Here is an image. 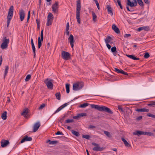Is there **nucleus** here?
Returning <instances> with one entry per match:
<instances>
[{
	"mask_svg": "<svg viewBox=\"0 0 155 155\" xmlns=\"http://www.w3.org/2000/svg\"><path fill=\"white\" fill-rule=\"evenodd\" d=\"M92 144L94 146V147L93 148V150L94 151H102L104 150V148L102 147H100L99 144L94 142H92Z\"/></svg>",
	"mask_w": 155,
	"mask_h": 155,
	"instance_id": "6",
	"label": "nucleus"
},
{
	"mask_svg": "<svg viewBox=\"0 0 155 155\" xmlns=\"http://www.w3.org/2000/svg\"><path fill=\"white\" fill-rule=\"evenodd\" d=\"M53 15L50 12H49L48 13V15L47 17V19H48V20H53Z\"/></svg>",
	"mask_w": 155,
	"mask_h": 155,
	"instance_id": "25",
	"label": "nucleus"
},
{
	"mask_svg": "<svg viewBox=\"0 0 155 155\" xmlns=\"http://www.w3.org/2000/svg\"><path fill=\"white\" fill-rule=\"evenodd\" d=\"M76 5V18L77 22L79 24L81 23V19L80 17V11L81 9V1L78 0Z\"/></svg>",
	"mask_w": 155,
	"mask_h": 155,
	"instance_id": "2",
	"label": "nucleus"
},
{
	"mask_svg": "<svg viewBox=\"0 0 155 155\" xmlns=\"http://www.w3.org/2000/svg\"><path fill=\"white\" fill-rule=\"evenodd\" d=\"M118 108L119 110H121V111H123V110L121 106L118 105Z\"/></svg>",
	"mask_w": 155,
	"mask_h": 155,
	"instance_id": "56",
	"label": "nucleus"
},
{
	"mask_svg": "<svg viewBox=\"0 0 155 155\" xmlns=\"http://www.w3.org/2000/svg\"><path fill=\"white\" fill-rule=\"evenodd\" d=\"M114 71L118 73H120L122 69H119L118 68H114Z\"/></svg>",
	"mask_w": 155,
	"mask_h": 155,
	"instance_id": "46",
	"label": "nucleus"
},
{
	"mask_svg": "<svg viewBox=\"0 0 155 155\" xmlns=\"http://www.w3.org/2000/svg\"><path fill=\"white\" fill-rule=\"evenodd\" d=\"M32 139L31 137H28L27 135H25L24 138L21 141V143H23L25 141H31Z\"/></svg>",
	"mask_w": 155,
	"mask_h": 155,
	"instance_id": "15",
	"label": "nucleus"
},
{
	"mask_svg": "<svg viewBox=\"0 0 155 155\" xmlns=\"http://www.w3.org/2000/svg\"><path fill=\"white\" fill-rule=\"evenodd\" d=\"M95 3H96V5L97 7V8L98 9H100L99 5L98 3V1L97 0H96L95 1Z\"/></svg>",
	"mask_w": 155,
	"mask_h": 155,
	"instance_id": "51",
	"label": "nucleus"
},
{
	"mask_svg": "<svg viewBox=\"0 0 155 155\" xmlns=\"http://www.w3.org/2000/svg\"><path fill=\"white\" fill-rule=\"evenodd\" d=\"M47 142L48 143L49 142V144H54L58 143L57 141H51L50 140H48Z\"/></svg>",
	"mask_w": 155,
	"mask_h": 155,
	"instance_id": "33",
	"label": "nucleus"
},
{
	"mask_svg": "<svg viewBox=\"0 0 155 155\" xmlns=\"http://www.w3.org/2000/svg\"><path fill=\"white\" fill-rule=\"evenodd\" d=\"M147 116L148 117H151L153 118H155V115H153L151 113H148L147 114Z\"/></svg>",
	"mask_w": 155,
	"mask_h": 155,
	"instance_id": "45",
	"label": "nucleus"
},
{
	"mask_svg": "<svg viewBox=\"0 0 155 155\" xmlns=\"http://www.w3.org/2000/svg\"><path fill=\"white\" fill-rule=\"evenodd\" d=\"M150 54L148 52L145 53V54L144 56V57L145 58H147L150 57Z\"/></svg>",
	"mask_w": 155,
	"mask_h": 155,
	"instance_id": "42",
	"label": "nucleus"
},
{
	"mask_svg": "<svg viewBox=\"0 0 155 155\" xmlns=\"http://www.w3.org/2000/svg\"><path fill=\"white\" fill-rule=\"evenodd\" d=\"M20 18L21 21H22L24 19L25 16V12L24 10L21 9L19 11Z\"/></svg>",
	"mask_w": 155,
	"mask_h": 155,
	"instance_id": "12",
	"label": "nucleus"
},
{
	"mask_svg": "<svg viewBox=\"0 0 155 155\" xmlns=\"http://www.w3.org/2000/svg\"><path fill=\"white\" fill-rule=\"evenodd\" d=\"M120 73L122 74L125 75H128V74L127 72H125L124 71H123L122 70H121V71Z\"/></svg>",
	"mask_w": 155,
	"mask_h": 155,
	"instance_id": "49",
	"label": "nucleus"
},
{
	"mask_svg": "<svg viewBox=\"0 0 155 155\" xmlns=\"http://www.w3.org/2000/svg\"><path fill=\"white\" fill-rule=\"evenodd\" d=\"M11 20L7 19V27H8V26H9L10 23V22Z\"/></svg>",
	"mask_w": 155,
	"mask_h": 155,
	"instance_id": "62",
	"label": "nucleus"
},
{
	"mask_svg": "<svg viewBox=\"0 0 155 155\" xmlns=\"http://www.w3.org/2000/svg\"><path fill=\"white\" fill-rule=\"evenodd\" d=\"M126 56L128 58L133 59V57L134 56V55H126Z\"/></svg>",
	"mask_w": 155,
	"mask_h": 155,
	"instance_id": "50",
	"label": "nucleus"
},
{
	"mask_svg": "<svg viewBox=\"0 0 155 155\" xmlns=\"http://www.w3.org/2000/svg\"><path fill=\"white\" fill-rule=\"evenodd\" d=\"M87 114L85 113H82L78 114L77 116L73 117V118L76 119H78L81 117L86 116Z\"/></svg>",
	"mask_w": 155,
	"mask_h": 155,
	"instance_id": "17",
	"label": "nucleus"
},
{
	"mask_svg": "<svg viewBox=\"0 0 155 155\" xmlns=\"http://www.w3.org/2000/svg\"><path fill=\"white\" fill-rule=\"evenodd\" d=\"M135 4V3H134L133 2H131L130 0H127V6L126 8L127 11L130 12L133 11V10L130 9L128 6H130V7H135L137 6Z\"/></svg>",
	"mask_w": 155,
	"mask_h": 155,
	"instance_id": "9",
	"label": "nucleus"
},
{
	"mask_svg": "<svg viewBox=\"0 0 155 155\" xmlns=\"http://www.w3.org/2000/svg\"><path fill=\"white\" fill-rule=\"evenodd\" d=\"M148 105L149 106L155 107V101H152L150 103L148 104Z\"/></svg>",
	"mask_w": 155,
	"mask_h": 155,
	"instance_id": "39",
	"label": "nucleus"
},
{
	"mask_svg": "<svg viewBox=\"0 0 155 155\" xmlns=\"http://www.w3.org/2000/svg\"><path fill=\"white\" fill-rule=\"evenodd\" d=\"M8 66H6L5 67V69L4 72V79H5L6 76L8 71Z\"/></svg>",
	"mask_w": 155,
	"mask_h": 155,
	"instance_id": "30",
	"label": "nucleus"
},
{
	"mask_svg": "<svg viewBox=\"0 0 155 155\" xmlns=\"http://www.w3.org/2000/svg\"><path fill=\"white\" fill-rule=\"evenodd\" d=\"M92 14L93 17V21H95L96 20L97 16L95 13L93 11L92 12Z\"/></svg>",
	"mask_w": 155,
	"mask_h": 155,
	"instance_id": "31",
	"label": "nucleus"
},
{
	"mask_svg": "<svg viewBox=\"0 0 155 155\" xmlns=\"http://www.w3.org/2000/svg\"><path fill=\"white\" fill-rule=\"evenodd\" d=\"M41 40L40 39V37L38 38V47L39 48H40L41 45Z\"/></svg>",
	"mask_w": 155,
	"mask_h": 155,
	"instance_id": "32",
	"label": "nucleus"
},
{
	"mask_svg": "<svg viewBox=\"0 0 155 155\" xmlns=\"http://www.w3.org/2000/svg\"><path fill=\"white\" fill-rule=\"evenodd\" d=\"M143 28L142 27H139L137 29V31H140L143 30Z\"/></svg>",
	"mask_w": 155,
	"mask_h": 155,
	"instance_id": "64",
	"label": "nucleus"
},
{
	"mask_svg": "<svg viewBox=\"0 0 155 155\" xmlns=\"http://www.w3.org/2000/svg\"><path fill=\"white\" fill-rule=\"evenodd\" d=\"M111 51L112 52H115L116 51V48L115 46H114L111 48Z\"/></svg>",
	"mask_w": 155,
	"mask_h": 155,
	"instance_id": "47",
	"label": "nucleus"
},
{
	"mask_svg": "<svg viewBox=\"0 0 155 155\" xmlns=\"http://www.w3.org/2000/svg\"><path fill=\"white\" fill-rule=\"evenodd\" d=\"M31 78V75L30 74H28V75L25 79V81H28Z\"/></svg>",
	"mask_w": 155,
	"mask_h": 155,
	"instance_id": "40",
	"label": "nucleus"
},
{
	"mask_svg": "<svg viewBox=\"0 0 155 155\" xmlns=\"http://www.w3.org/2000/svg\"><path fill=\"white\" fill-rule=\"evenodd\" d=\"M52 20H48V19H47V21L46 23V25L47 26H49L50 25H51L52 23Z\"/></svg>",
	"mask_w": 155,
	"mask_h": 155,
	"instance_id": "35",
	"label": "nucleus"
},
{
	"mask_svg": "<svg viewBox=\"0 0 155 155\" xmlns=\"http://www.w3.org/2000/svg\"><path fill=\"white\" fill-rule=\"evenodd\" d=\"M89 104L87 103H85L84 104H81L80 106V107H82V108H84L85 107L89 105Z\"/></svg>",
	"mask_w": 155,
	"mask_h": 155,
	"instance_id": "38",
	"label": "nucleus"
},
{
	"mask_svg": "<svg viewBox=\"0 0 155 155\" xmlns=\"http://www.w3.org/2000/svg\"><path fill=\"white\" fill-rule=\"evenodd\" d=\"M133 134L134 135L139 136L140 135H142V131L139 130L137 131L134 132Z\"/></svg>",
	"mask_w": 155,
	"mask_h": 155,
	"instance_id": "29",
	"label": "nucleus"
},
{
	"mask_svg": "<svg viewBox=\"0 0 155 155\" xmlns=\"http://www.w3.org/2000/svg\"><path fill=\"white\" fill-rule=\"evenodd\" d=\"M142 118V117L141 116H140L138 117L137 118V120H141Z\"/></svg>",
	"mask_w": 155,
	"mask_h": 155,
	"instance_id": "61",
	"label": "nucleus"
},
{
	"mask_svg": "<svg viewBox=\"0 0 155 155\" xmlns=\"http://www.w3.org/2000/svg\"><path fill=\"white\" fill-rule=\"evenodd\" d=\"M29 110L28 108H25L23 110V112L21 113V115L24 116L25 118H27L28 116V113Z\"/></svg>",
	"mask_w": 155,
	"mask_h": 155,
	"instance_id": "16",
	"label": "nucleus"
},
{
	"mask_svg": "<svg viewBox=\"0 0 155 155\" xmlns=\"http://www.w3.org/2000/svg\"><path fill=\"white\" fill-rule=\"evenodd\" d=\"M41 41H42L43 40V34L41 33Z\"/></svg>",
	"mask_w": 155,
	"mask_h": 155,
	"instance_id": "63",
	"label": "nucleus"
},
{
	"mask_svg": "<svg viewBox=\"0 0 155 155\" xmlns=\"http://www.w3.org/2000/svg\"><path fill=\"white\" fill-rule=\"evenodd\" d=\"M7 114L6 111H5L2 115V118L3 120H5L7 118Z\"/></svg>",
	"mask_w": 155,
	"mask_h": 155,
	"instance_id": "28",
	"label": "nucleus"
},
{
	"mask_svg": "<svg viewBox=\"0 0 155 155\" xmlns=\"http://www.w3.org/2000/svg\"><path fill=\"white\" fill-rule=\"evenodd\" d=\"M131 35L130 34H125L124 35V37L125 38H128Z\"/></svg>",
	"mask_w": 155,
	"mask_h": 155,
	"instance_id": "53",
	"label": "nucleus"
},
{
	"mask_svg": "<svg viewBox=\"0 0 155 155\" xmlns=\"http://www.w3.org/2000/svg\"><path fill=\"white\" fill-rule=\"evenodd\" d=\"M9 143V142L8 140H3L1 142V147H6Z\"/></svg>",
	"mask_w": 155,
	"mask_h": 155,
	"instance_id": "13",
	"label": "nucleus"
},
{
	"mask_svg": "<svg viewBox=\"0 0 155 155\" xmlns=\"http://www.w3.org/2000/svg\"><path fill=\"white\" fill-rule=\"evenodd\" d=\"M59 121L62 125L68 129V114L66 113L60 117Z\"/></svg>",
	"mask_w": 155,
	"mask_h": 155,
	"instance_id": "3",
	"label": "nucleus"
},
{
	"mask_svg": "<svg viewBox=\"0 0 155 155\" xmlns=\"http://www.w3.org/2000/svg\"><path fill=\"white\" fill-rule=\"evenodd\" d=\"M84 86V84L83 82H78L73 84V88L74 91H78L82 89Z\"/></svg>",
	"mask_w": 155,
	"mask_h": 155,
	"instance_id": "5",
	"label": "nucleus"
},
{
	"mask_svg": "<svg viewBox=\"0 0 155 155\" xmlns=\"http://www.w3.org/2000/svg\"><path fill=\"white\" fill-rule=\"evenodd\" d=\"M46 106V104H41L38 108V109L39 110H42Z\"/></svg>",
	"mask_w": 155,
	"mask_h": 155,
	"instance_id": "41",
	"label": "nucleus"
},
{
	"mask_svg": "<svg viewBox=\"0 0 155 155\" xmlns=\"http://www.w3.org/2000/svg\"><path fill=\"white\" fill-rule=\"evenodd\" d=\"M106 46L109 49H110L111 48V46L110 45H109L108 43H106Z\"/></svg>",
	"mask_w": 155,
	"mask_h": 155,
	"instance_id": "57",
	"label": "nucleus"
},
{
	"mask_svg": "<svg viewBox=\"0 0 155 155\" xmlns=\"http://www.w3.org/2000/svg\"><path fill=\"white\" fill-rule=\"evenodd\" d=\"M111 39V38L110 36H107L106 38L105 39V41L106 43H110Z\"/></svg>",
	"mask_w": 155,
	"mask_h": 155,
	"instance_id": "27",
	"label": "nucleus"
},
{
	"mask_svg": "<svg viewBox=\"0 0 155 155\" xmlns=\"http://www.w3.org/2000/svg\"><path fill=\"white\" fill-rule=\"evenodd\" d=\"M55 96L57 99L58 100H60L61 99V94L60 92H58L55 94Z\"/></svg>",
	"mask_w": 155,
	"mask_h": 155,
	"instance_id": "34",
	"label": "nucleus"
},
{
	"mask_svg": "<svg viewBox=\"0 0 155 155\" xmlns=\"http://www.w3.org/2000/svg\"><path fill=\"white\" fill-rule=\"evenodd\" d=\"M65 34L66 35H68V22L66 24V31L65 32Z\"/></svg>",
	"mask_w": 155,
	"mask_h": 155,
	"instance_id": "48",
	"label": "nucleus"
},
{
	"mask_svg": "<svg viewBox=\"0 0 155 155\" xmlns=\"http://www.w3.org/2000/svg\"><path fill=\"white\" fill-rule=\"evenodd\" d=\"M68 105V103H66L64 104H63L60 107H58V109L55 111V113H56L58 112H59L62 109L64 108L65 107H67V105Z\"/></svg>",
	"mask_w": 155,
	"mask_h": 155,
	"instance_id": "18",
	"label": "nucleus"
},
{
	"mask_svg": "<svg viewBox=\"0 0 155 155\" xmlns=\"http://www.w3.org/2000/svg\"><path fill=\"white\" fill-rule=\"evenodd\" d=\"M32 51H33V54H34V57L35 58V56H36L35 47H35H32Z\"/></svg>",
	"mask_w": 155,
	"mask_h": 155,
	"instance_id": "44",
	"label": "nucleus"
},
{
	"mask_svg": "<svg viewBox=\"0 0 155 155\" xmlns=\"http://www.w3.org/2000/svg\"><path fill=\"white\" fill-rule=\"evenodd\" d=\"M82 136L83 138L87 139H89L90 138V136L88 135H83Z\"/></svg>",
	"mask_w": 155,
	"mask_h": 155,
	"instance_id": "43",
	"label": "nucleus"
},
{
	"mask_svg": "<svg viewBox=\"0 0 155 155\" xmlns=\"http://www.w3.org/2000/svg\"><path fill=\"white\" fill-rule=\"evenodd\" d=\"M104 133L107 137H111V135L110 134V133L107 131H104Z\"/></svg>",
	"mask_w": 155,
	"mask_h": 155,
	"instance_id": "37",
	"label": "nucleus"
},
{
	"mask_svg": "<svg viewBox=\"0 0 155 155\" xmlns=\"http://www.w3.org/2000/svg\"><path fill=\"white\" fill-rule=\"evenodd\" d=\"M55 134L56 135H63V133L62 132H60V131H58L56 133H55Z\"/></svg>",
	"mask_w": 155,
	"mask_h": 155,
	"instance_id": "54",
	"label": "nucleus"
},
{
	"mask_svg": "<svg viewBox=\"0 0 155 155\" xmlns=\"http://www.w3.org/2000/svg\"><path fill=\"white\" fill-rule=\"evenodd\" d=\"M13 6H12L10 7L9 9L7 19L11 20L12 19L13 14Z\"/></svg>",
	"mask_w": 155,
	"mask_h": 155,
	"instance_id": "8",
	"label": "nucleus"
},
{
	"mask_svg": "<svg viewBox=\"0 0 155 155\" xmlns=\"http://www.w3.org/2000/svg\"><path fill=\"white\" fill-rule=\"evenodd\" d=\"M117 3L119 6L121 5L120 0H117Z\"/></svg>",
	"mask_w": 155,
	"mask_h": 155,
	"instance_id": "58",
	"label": "nucleus"
},
{
	"mask_svg": "<svg viewBox=\"0 0 155 155\" xmlns=\"http://www.w3.org/2000/svg\"><path fill=\"white\" fill-rule=\"evenodd\" d=\"M138 4L140 6H143L144 4L142 0H137Z\"/></svg>",
	"mask_w": 155,
	"mask_h": 155,
	"instance_id": "36",
	"label": "nucleus"
},
{
	"mask_svg": "<svg viewBox=\"0 0 155 155\" xmlns=\"http://www.w3.org/2000/svg\"><path fill=\"white\" fill-rule=\"evenodd\" d=\"M142 135H148L150 136H153V133L150 132L142 131Z\"/></svg>",
	"mask_w": 155,
	"mask_h": 155,
	"instance_id": "24",
	"label": "nucleus"
},
{
	"mask_svg": "<svg viewBox=\"0 0 155 155\" xmlns=\"http://www.w3.org/2000/svg\"><path fill=\"white\" fill-rule=\"evenodd\" d=\"M31 42L32 47H35V45L33 42V41L32 38L31 39Z\"/></svg>",
	"mask_w": 155,
	"mask_h": 155,
	"instance_id": "55",
	"label": "nucleus"
},
{
	"mask_svg": "<svg viewBox=\"0 0 155 155\" xmlns=\"http://www.w3.org/2000/svg\"><path fill=\"white\" fill-rule=\"evenodd\" d=\"M112 29L117 34L120 33V31L119 28L116 26L114 24L112 25Z\"/></svg>",
	"mask_w": 155,
	"mask_h": 155,
	"instance_id": "20",
	"label": "nucleus"
},
{
	"mask_svg": "<svg viewBox=\"0 0 155 155\" xmlns=\"http://www.w3.org/2000/svg\"><path fill=\"white\" fill-rule=\"evenodd\" d=\"M96 127L95 126L93 125H90L88 127V128L89 129H93L95 128Z\"/></svg>",
	"mask_w": 155,
	"mask_h": 155,
	"instance_id": "59",
	"label": "nucleus"
},
{
	"mask_svg": "<svg viewBox=\"0 0 155 155\" xmlns=\"http://www.w3.org/2000/svg\"><path fill=\"white\" fill-rule=\"evenodd\" d=\"M9 39H6V38H4L3 42L1 45V47L2 49H5L7 48L8 47V44L9 43Z\"/></svg>",
	"mask_w": 155,
	"mask_h": 155,
	"instance_id": "7",
	"label": "nucleus"
},
{
	"mask_svg": "<svg viewBox=\"0 0 155 155\" xmlns=\"http://www.w3.org/2000/svg\"><path fill=\"white\" fill-rule=\"evenodd\" d=\"M36 22H37V25H38V27H40V20H38V19H37L36 20Z\"/></svg>",
	"mask_w": 155,
	"mask_h": 155,
	"instance_id": "52",
	"label": "nucleus"
},
{
	"mask_svg": "<svg viewBox=\"0 0 155 155\" xmlns=\"http://www.w3.org/2000/svg\"><path fill=\"white\" fill-rule=\"evenodd\" d=\"M143 1L146 4L148 5L149 4V2L148 0H143Z\"/></svg>",
	"mask_w": 155,
	"mask_h": 155,
	"instance_id": "60",
	"label": "nucleus"
},
{
	"mask_svg": "<svg viewBox=\"0 0 155 155\" xmlns=\"http://www.w3.org/2000/svg\"><path fill=\"white\" fill-rule=\"evenodd\" d=\"M121 139L122 141L124 143L125 146L126 147H129L130 146V145L127 142V141L124 138H122Z\"/></svg>",
	"mask_w": 155,
	"mask_h": 155,
	"instance_id": "23",
	"label": "nucleus"
},
{
	"mask_svg": "<svg viewBox=\"0 0 155 155\" xmlns=\"http://www.w3.org/2000/svg\"><path fill=\"white\" fill-rule=\"evenodd\" d=\"M71 133L74 135H75L76 137H78L80 135V134L78 132L75 131L74 130H71Z\"/></svg>",
	"mask_w": 155,
	"mask_h": 155,
	"instance_id": "26",
	"label": "nucleus"
},
{
	"mask_svg": "<svg viewBox=\"0 0 155 155\" xmlns=\"http://www.w3.org/2000/svg\"><path fill=\"white\" fill-rule=\"evenodd\" d=\"M136 110L138 112H148L149 110L146 108H140L137 109Z\"/></svg>",
	"mask_w": 155,
	"mask_h": 155,
	"instance_id": "22",
	"label": "nucleus"
},
{
	"mask_svg": "<svg viewBox=\"0 0 155 155\" xmlns=\"http://www.w3.org/2000/svg\"><path fill=\"white\" fill-rule=\"evenodd\" d=\"M41 126L40 122L38 121L35 123L33 127V131L34 132H36Z\"/></svg>",
	"mask_w": 155,
	"mask_h": 155,
	"instance_id": "14",
	"label": "nucleus"
},
{
	"mask_svg": "<svg viewBox=\"0 0 155 155\" xmlns=\"http://www.w3.org/2000/svg\"><path fill=\"white\" fill-rule=\"evenodd\" d=\"M53 80L51 79L47 78L44 81L45 83L46 84L48 88L49 89L52 90L53 87Z\"/></svg>",
	"mask_w": 155,
	"mask_h": 155,
	"instance_id": "4",
	"label": "nucleus"
},
{
	"mask_svg": "<svg viewBox=\"0 0 155 155\" xmlns=\"http://www.w3.org/2000/svg\"><path fill=\"white\" fill-rule=\"evenodd\" d=\"M62 58L64 59L67 60L68 59V52L65 51H63L61 53Z\"/></svg>",
	"mask_w": 155,
	"mask_h": 155,
	"instance_id": "19",
	"label": "nucleus"
},
{
	"mask_svg": "<svg viewBox=\"0 0 155 155\" xmlns=\"http://www.w3.org/2000/svg\"><path fill=\"white\" fill-rule=\"evenodd\" d=\"M107 9L108 14H110L111 16L113 15V13L112 12V8L109 5H107Z\"/></svg>",
	"mask_w": 155,
	"mask_h": 155,
	"instance_id": "21",
	"label": "nucleus"
},
{
	"mask_svg": "<svg viewBox=\"0 0 155 155\" xmlns=\"http://www.w3.org/2000/svg\"><path fill=\"white\" fill-rule=\"evenodd\" d=\"M52 8L53 12L55 14L57 13L58 8V2H56L55 3L53 4L52 6Z\"/></svg>",
	"mask_w": 155,
	"mask_h": 155,
	"instance_id": "11",
	"label": "nucleus"
},
{
	"mask_svg": "<svg viewBox=\"0 0 155 155\" xmlns=\"http://www.w3.org/2000/svg\"><path fill=\"white\" fill-rule=\"evenodd\" d=\"M90 106L92 108L95 109L99 111H104L111 114L113 113V112L110 108L106 106H100L94 104H91Z\"/></svg>",
	"mask_w": 155,
	"mask_h": 155,
	"instance_id": "1",
	"label": "nucleus"
},
{
	"mask_svg": "<svg viewBox=\"0 0 155 155\" xmlns=\"http://www.w3.org/2000/svg\"><path fill=\"white\" fill-rule=\"evenodd\" d=\"M68 41L72 48H73L74 46V43L75 42V40L73 35L71 34L68 38Z\"/></svg>",
	"mask_w": 155,
	"mask_h": 155,
	"instance_id": "10",
	"label": "nucleus"
}]
</instances>
